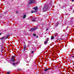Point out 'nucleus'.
I'll list each match as a JSON object with an SVG mask.
<instances>
[{"instance_id": "nucleus-10", "label": "nucleus", "mask_w": 74, "mask_h": 74, "mask_svg": "<svg viewBox=\"0 0 74 74\" xmlns=\"http://www.w3.org/2000/svg\"><path fill=\"white\" fill-rule=\"evenodd\" d=\"M71 21H74V18H72L71 19Z\"/></svg>"}, {"instance_id": "nucleus-2", "label": "nucleus", "mask_w": 74, "mask_h": 74, "mask_svg": "<svg viewBox=\"0 0 74 74\" xmlns=\"http://www.w3.org/2000/svg\"><path fill=\"white\" fill-rule=\"evenodd\" d=\"M36 29H37V27H35L34 28H32L30 30V32H32L33 31H34V30H36Z\"/></svg>"}, {"instance_id": "nucleus-18", "label": "nucleus", "mask_w": 74, "mask_h": 74, "mask_svg": "<svg viewBox=\"0 0 74 74\" xmlns=\"http://www.w3.org/2000/svg\"><path fill=\"white\" fill-rule=\"evenodd\" d=\"M7 74H10V71L9 72H7Z\"/></svg>"}, {"instance_id": "nucleus-29", "label": "nucleus", "mask_w": 74, "mask_h": 74, "mask_svg": "<svg viewBox=\"0 0 74 74\" xmlns=\"http://www.w3.org/2000/svg\"><path fill=\"white\" fill-rule=\"evenodd\" d=\"M43 74H44V73H43Z\"/></svg>"}, {"instance_id": "nucleus-9", "label": "nucleus", "mask_w": 74, "mask_h": 74, "mask_svg": "<svg viewBox=\"0 0 74 74\" xmlns=\"http://www.w3.org/2000/svg\"><path fill=\"white\" fill-rule=\"evenodd\" d=\"M36 21V19L35 18L34 19H33L32 20V22H35Z\"/></svg>"}, {"instance_id": "nucleus-14", "label": "nucleus", "mask_w": 74, "mask_h": 74, "mask_svg": "<svg viewBox=\"0 0 74 74\" xmlns=\"http://www.w3.org/2000/svg\"><path fill=\"white\" fill-rule=\"evenodd\" d=\"M54 39V37L53 36L51 37V40H53Z\"/></svg>"}, {"instance_id": "nucleus-1", "label": "nucleus", "mask_w": 74, "mask_h": 74, "mask_svg": "<svg viewBox=\"0 0 74 74\" xmlns=\"http://www.w3.org/2000/svg\"><path fill=\"white\" fill-rule=\"evenodd\" d=\"M48 8V6H45L43 8V10L45 11L47 10V9Z\"/></svg>"}, {"instance_id": "nucleus-8", "label": "nucleus", "mask_w": 74, "mask_h": 74, "mask_svg": "<svg viewBox=\"0 0 74 74\" xmlns=\"http://www.w3.org/2000/svg\"><path fill=\"white\" fill-rule=\"evenodd\" d=\"M34 9L35 10V11H36V10H37V9H38V8H37V7H36L35 8H34Z\"/></svg>"}, {"instance_id": "nucleus-12", "label": "nucleus", "mask_w": 74, "mask_h": 74, "mask_svg": "<svg viewBox=\"0 0 74 74\" xmlns=\"http://www.w3.org/2000/svg\"><path fill=\"white\" fill-rule=\"evenodd\" d=\"M26 15L25 14V15H23V18H26Z\"/></svg>"}, {"instance_id": "nucleus-25", "label": "nucleus", "mask_w": 74, "mask_h": 74, "mask_svg": "<svg viewBox=\"0 0 74 74\" xmlns=\"http://www.w3.org/2000/svg\"><path fill=\"white\" fill-rule=\"evenodd\" d=\"M37 37H38V36H36V38H37Z\"/></svg>"}, {"instance_id": "nucleus-17", "label": "nucleus", "mask_w": 74, "mask_h": 74, "mask_svg": "<svg viewBox=\"0 0 74 74\" xmlns=\"http://www.w3.org/2000/svg\"><path fill=\"white\" fill-rule=\"evenodd\" d=\"M36 12L35 11H33L31 12V13H33V12Z\"/></svg>"}, {"instance_id": "nucleus-4", "label": "nucleus", "mask_w": 74, "mask_h": 74, "mask_svg": "<svg viewBox=\"0 0 74 74\" xmlns=\"http://www.w3.org/2000/svg\"><path fill=\"white\" fill-rule=\"evenodd\" d=\"M11 61L12 62H15V58H12L11 60Z\"/></svg>"}, {"instance_id": "nucleus-6", "label": "nucleus", "mask_w": 74, "mask_h": 74, "mask_svg": "<svg viewBox=\"0 0 74 74\" xmlns=\"http://www.w3.org/2000/svg\"><path fill=\"white\" fill-rule=\"evenodd\" d=\"M58 25H59V23L58 22L56 23L55 25V27H56L58 26Z\"/></svg>"}, {"instance_id": "nucleus-19", "label": "nucleus", "mask_w": 74, "mask_h": 74, "mask_svg": "<svg viewBox=\"0 0 74 74\" xmlns=\"http://www.w3.org/2000/svg\"><path fill=\"white\" fill-rule=\"evenodd\" d=\"M33 53H34V51H32V52H31V53L33 54Z\"/></svg>"}, {"instance_id": "nucleus-24", "label": "nucleus", "mask_w": 74, "mask_h": 74, "mask_svg": "<svg viewBox=\"0 0 74 74\" xmlns=\"http://www.w3.org/2000/svg\"><path fill=\"white\" fill-rule=\"evenodd\" d=\"M1 34H2L1 33H0V36Z\"/></svg>"}, {"instance_id": "nucleus-23", "label": "nucleus", "mask_w": 74, "mask_h": 74, "mask_svg": "<svg viewBox=\"0 0 74 74\" xmlns=\"http://www.w3.org/2000/svg\"><path fill=\"white\" fill-rule=\"evenodd\" d=\"M48 30V29H47L46 30V31H47V30Z\"/></svg>"}, {"instance_id": "nucleus-15", "label": "nucleus", "mask_w": 74, "mask_h": 74, "mask_svg": "<svg viewBox=\"0 0 74 74\" xmlns=\"http://www.w3.org/2000/svg\"><path fill=\"white\" fill-rule=\"evenodd\" d=\"M49 38H47V39L46 40L47 41V42H48V41H49Z\"/></svg>"}, {"instance_id": "nucleus-30", "label": "nucleus", "mask_w": 74, "mask_h": 74, "mask_svg": "<svg viewBox=\"0 0 74 74\" xmlns=\"http://www.w3.org/2000/svg\"><path fill=\"white\" fill-rule=\"evenodd\" d=\"M7 38V37L6 38Z\"/></svg>"}, {"instance_id": "nucleus-16", "label": "nucleus", "mask_w": 74, "mask_h": 74, "mask_svg": "<svg viewBox=\"0 0 74 74\" xmlns=\"http://www.w3.org/2000/svg\"><path fill=\"white\" fill-rule=\"evenodd\" d=\"M49 70V69H44V70H45V71H47V70Z\"/></svg>"}, {"instance_id": "nucleus-28", "label": "nucleus", "mask_w": 74, "mask_h": 74, "mask_svg": "<svg viewBox=\"0 0 74 74\" xmlns=\"http://www.w3.org/2000/svg\"><path fill=\"white\" fill-rule=\"evenodd\" d=\"M73 12H74V10H73Z\"/></svg>"}, {"instance_id": "nucleus-22", "label": "nucleus", "mask_w": 74, "mask_h": 74, "mask_svg": "<svg viewBox=\"0 0 74 74\" xmlns=\"http://www.w3.org/2000/svg\"><path fill=\"white\" fill-rule=\"evenodd\" d=\"M18 12L17 11H16V14H17L18 13Z\"/></svg>"}, {"instance_id": "nucleus-26", "label": "nucleus", "mask_w": 74, "mask_h": 74, "mask_svg": "<svg viewBox=\"0 0 74 74\" xmlns=\"http://www.w3.org/2000/svg\"><path fill=\"white\" fill-rule=\"evenodd\" d=\"M72 58H74V56H72Z\"/></svg>"}, {"instance_id": "nucleus-21", "label": "nucleus", "mask_w": 74, "mask_h": 74, "mask_svg": "<svg viewBox=\"0 0 74 74\" xmlns=\"http://www.w3.org/2000/svg\"><path fill=\"white\" fill-rule=\"evenodd\" d=\"M12 64H13V65L14 66H15V64L14 63Z\"/></svg>"}, {"instance_id": "nucleus-7", "label": "nucleus", "mask_w": 74, "mask_h": 74, "mask_svg": "<svg viewBox=\"0 0 74 74\" xmlns=\"http://www.w3.org/2000/svg\"><path fill=\"white\" fill-rule=\"evenodd\" d=\"M54 36L55 37H57V36H58V34L57 33H55L54 34Z\"/></svg>"}, {"instance_id": "nucleus-5", "label": "nucleus", "mask_w": 74, "mask_h": 74, "mask_svg": "<svg viewBox=\"0 0 74 74\" xmlns=\"http://www.w3.org/2000/svg\"><path fill=\"white\" fill-rule=\"evenodd\" d=\"M45 45H47V44H48V41L47 40H45L44 41V43Z\"/></svg>"}, {"instance_id": "nucleus-13", "label": "nucleus", "mask_w": 74, "mask_h": 74, "mask_svg": "<svg viewBox=\"0 0 74 74\" xmlns=\"http://www.w3.org/2000/svg\"><path fill=\"white\" fill-rule=\"evenodd\" d=\"M26 45H25L24 48V51H25V49H26Z\"/></svg>"}, {"instance_id": "nucleus-11", "label": "nucleus", "mask_w": 74, "mask_h": 74, "mask_svg": "<svg viewBox=\"0 0 74 74\" xmlns=\"http://www.w3.org/2000/svg\"><path fill=\"white\" fill-rule=\"evenodd\" d=\"M4 38H5V37H3L1 38H0L1 40H4Z\"/></svg>"}, {"instance_id": "nucleus-20", "label": "nucleus", "mask_w": 74, "mask_h": 74, "mask_svg": "<svg viewBox=\"0 0 74 74\" xmlns=\"http://www.w3.org/2000/svg\"><path fill=\"white\" fill-rule=\"evenodd\" d=\"M33 36H36V34H33Z\"/></svg>"}, {"instance_id": "nucleus-3", "label": "nucleus", "mask_w": 74, "mask_h": 74, "mask_svg": "<svg viewBox=\"0 0 74 74\" xmlns=\"http://www.w3.org/2000/svg\"><path fill=\"white\" fill-rule=\"evenodd\" d=\"M34 2V0H30L29 1V4H32Z\"/></svg>"}, {"instance_id": "nucleus-27", "label": "nucleus", "mask_w": 74, "mask_h": 74, "mask_svg": "<svg viewBox=\"0 0 74 74\" xmlns=\"http://www.w3.org/2000/svg\"><path fill=\"white\" fill-rule=\"evenodd\" d=\"M74 0H72V1H73Z\"/></svg>"}]
</instances>
